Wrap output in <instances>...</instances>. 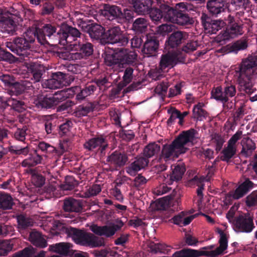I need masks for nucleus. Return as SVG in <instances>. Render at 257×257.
Returning a JSON list of instances; mask_svg holds the SVG:
<instances>
[{
  "mask_svg": "<svg viewBox=\"0 0 257 257\" xmlns=\"http://www.w3.org/2000/svg\"><path fill=\"white\" fill-rule=\"evenodd\" d=\"M38 41L41 44H65L71 41V37H80L81 33L76 28L66 23H62L60 27L56 24H44L41 28H36L34 31Z\"/></svg>",
  "mask_w": 257,
  "mask_h": 257,
  "instance_id": "f257e3e1",
  "label": "nucleus"
},
{
  "mask_svg": "<svg viewBox=\"0 0 257 257\" xmlns=\"http://www.w3.org/2000/svg\"><path fill=\"white\" fill-rule=\"evenodd\" d=\"M197 133L194 128L182 132L171 144L163 146L159 160L163 159L167 162L174 157H178L180 154L185 153L188 150L185 146L195 140Z\"/></svg>",
  "mask_w": 257,
  "mask_h": 257,
  "instance_id": "f03ea898",
  "label": "nucleus"
},
{
  "mask_svg": "<svg viewBox=\"0 0 257 257\" xmlns=\"http://www.w3.org/2000/svg\"><path fill=\"white\" fill-rule=\"evenodd\" d=\"M257 75V53L254 56L249 57L242 61L235 71V76L237 77L238 81L246 93L251 94L253 92L254 88L249 80Z\"/></svg>",
  "mask_w": 257,
  "mask_h": 257,
  "instance_id": "7ed1b4c3",
  "label": "nucleus"
},
{
  "mask_svg": "<svg viewBox=\"0 0 257 257\" xmlns=\"http://www.w3.org/2000/svg\"><path fill=\"white\" fill-rule=\"evenodd\" d=\"M35 39L34 32L30 31L25 32L22 37H16L12 41L6 42L5 44L10 50L25 61L27 60L26 58H33L31 48Z\"/></svg>",
  "mask_w": 257,
  "mask_h": 257,
  "instance_id": "20e7f679",
  "label": "nucleus"
},
{
  "mask_svg": "<svg viewBox=\"0 0 257 257\" xmlns=\"http://www.w3.org/2000/svg\"><path fill=\"white\" fill-rule=\"evenodd\" d=\"M0 81L8 88L7 93L9 95L19 96L25 92L33 91L35 88L32 82L28 80L18 82L12 74L0 73Z\"/></svg>",
  "mask_w": 257,
  "mask_h": 257,
  "instance_id": "39448f33",
  "label": "nucleus"
},
{
  "mask_svg": "<svg viewBox=\"0 0 257 257\" xmlns=\"http://www.w3.org/2000/svg\"><path fill=\"white\" fill-rule=\"evenodd\" d=\"M66 232L77 244L93 247L105 245L102 238L96 236L91 233L71 227L67 228Z\"/></svg>",
  "mask_w": 257,
  "mask_h": 257,
  "instance_id": "423d86ee",
  "label": "nucleus"
},
{
  "mask_svg": "<svg viewBox=\"0 0 257 257\" xmlns=\"http://www.w3.org/2000/svg\"><path fill=\"white\" fill-rule=\"evenodd\" d=\"M76 42L72 45V50L68 55L69 60L77 61L87 59L94 51L93 45L84 40V35L81 33L80 37L72 38Z\"/></svg>",
  "mask_w": 257,
  "mask_h": 257,
  "instance_id": "0eeeda50",
  "label": "nucleus"
},
{
  "mask_svg": "<svg viewBox=\"0 0 257 257\" xmlns=\"http://www.w3.org/2000/svg\"><path fill=\"white\" fill-rule=\"evenodd\" d=\"M228 21V25L223 33H220L215 37H210V39H213L211 41L212 45L216 43L219 45H223L225 44L226 40L242 34V27L235 21L233 17L229 16Z\"/></svg>",
  "mask_w": 257,
  "mask_h": 257,
  "instance_id": "6e6552de",
  "label": "nucleus"
},
{
  "mask_svg": "<svg viewBox=\"0 0 257 257\" xmlns=\"http://www.w3.org/2000/svg\"><path fill=\"white\" fill-rule=\"evenodd\" d=\"M15 95L0 96V114L6 116L7 109L21 113L25 111L27 104L25 101Z\"/></svg>",
  "mask_w": 257,
  "mask_h": 257,
  "instance_id": "1a4fd4ad",
  "label": "nucleus"
},
{
  "mask_svg": "<svg viewBox=\"0 0 257 257\" xmlns=\"http://www.w3.org/2000/svg\"><path fill=\"white\" fill-rule=\"evenodd\" d=\"M131 39L130 35L123 33L118 26L109 28L104 33L103 43L125 46Z\"/></svg>",
  "mask_w": 257,
  "mask_h": 257,
  "instance_id": "9d476101",
  "label": "nucleus"
},
{
  "mask_svg": "<svg viewBox=\"0 0 257 257\" xmlns=\"http://www.w3.org/2000/svg\"><path fill=\"white\" fill-rule=\"evenodd\" d=\"M168 52L161 56L159 68L162 71L173 68L179 63L184 61L185 57L178 50H167Z\"/></svg>",
  "mask_w": 257,
  "mask_h": 257,
  "instance_id": "9b49d317",
  "label": "nucleus"
},
{
  "mask_svg": "<svg viewBox=\"0 0 257 257\" xmlns=\"http://www.w3.org/2000/svg\"><path fill=\"white\" fill-rule=\"evenodd\" d=\"M169 12L167 16L169 19L168 22L186 28L189 27L194 23V18L182 9L176 8V7L174 9L171 7Z\"/></svg>",
  "mask_w": 257,
  "mask_h": 257,
  "instance_id": "f8f14e48",
  "label": "nucleus"
},
{
  "mask_svg": "<svg viewBox=\"0 0 257 257\" xmlns=\"http://www.w3.org/2000/svg\"><path fill=\"white\" fill-rule=\"evenodd\" d=\"M231 226L233 230L237 233H249L255 227L253 217L248 213L238 215L237 218Z\"/></svg>",
  "mask_w": 257,
  "mask_h": 257,
  "instance_id": "ddd939ff",
  "label": "nucleus"
},
{
  "mask_svg": "<svg viewBox=\"0 0 257 257\" xmlns=\"http://www.w3.org/2000/svg\"><path fill=\"white\" fill-rule=\"evenodd\" d=\"M83 147L88 151L98 153L103 156L108 147V143L106 137L98 135L86 141L83 144Z\"/></svg>",
  "mask_w": 257,
  "mask_h": 257,
  "instance_id": "4468645a",
  "label": "nucleus"
},
{
  "mask_svg": "<svg viewBox=\"0 0 257 257\" xmlns=\"http://www.w3.org/2000/svg\"><path fill=\"white\" fill-rule=\"evenodd\" d=\"M159 6V8H153L149 10V13L146 15H149L151 19L154 22H159L162 19L164 21L168 22V18H167L169 12H170L171 7L169 6L168 2L161 3L158 4Z\"/></svg>",
  "mask_w": 257,
  "mask_h": 257,
  "instance_id": "2eb2a0df",
  "label": "nucleus"
},
{
  "mask_svg": "<svg viewBox=\"0 0 257 257\" xmlns=\"http://www.w3.org/2000/svg\"><path fill=\"white\" fill-rule=\"evenodd\" d=\"M81 28L84 31L89 34L91 39L95 40H101L102 43H103L104 39V33H105L104 28L100 25L91 23L88 24L85 22H82L80 25Z\"/></svg>",
  "mask_w": 257,
  "mask_h": 257,
  "instance_id": "dca6fc26",
  "label": "nucleus"
},
{
  "mask_svg": "<svg viewBox=\"0 0 257 257\" xmlns=\"http://www.w3.org/2000/svg\"><path fill=\"white\" fill-rule=\"evenodd\" d=\"M52 94L39 95L34 99L33 107L35 111L46 110L53 109L56 106Z\"/></svg>",
  "mask_w": 257,
  "mask_h": 257,
  "instance_id": "f3484780",
  "label": "nucleus"
},
{
  "mask_svg": "<svg viewBox=\"0 0 257 257\" xmlns=\"http://www.w3.org/2000/svg\"><path fill=\"white\" fill-rule=\"evenodd\" d=\"M186 37L187 34L185 32L180 31L173 32L168 37L165 42V49L166 50L177 49L186 39Z\"/></svg>",
  "mask_w": 257,
  "mask_h": 257,
  "instance_id": "a211bd4d",
  "label": "nucleus"
},
{
  "mask_svg": "<svg viewBox=\"0 0 257 257\" xmlns=\"http://www.w3.org/2000/svg\"><path fill=\"white\" fill-rule=\"evenodd\" d=\"M253 183L249 179H246L240 184L234 191L229 192L228 195L226 197V202L227 201L232 198L234 199H238L246 194L250 189L253 188Z\"/></svg>",
  "mask_w": 257,
  "mask_h": 257,
  "instance_id": "6ab92c4d",
  "label": "nucleus"
},
{
  "mask_svg": "<svg viewBox=\"0 0 257 257\" xmlns=\"http://www.w3.org/2000/svg\"><path fill=\"white\" fill-rule=\"evenodd\" d=\"M159 46V41L155 36L147 35L142 48V52L148 57L156 55Z\"/></svg>",
  "mask_w": 257,
  "mask_h": 257,
  "instance_id": "aec40b11",
  "label": "nucleus"
},
{
  "mask_svg": "<svg viewBox=\"0 0 257 257\" xmlns=\"http://www.w3.org/2000/svg\"><path fill=\"white\" fill-rule=\"evenodd\" d=\"M127 155L119 151H115L109 155L106 161L115 168H121L128 162Z\"/></svg>",
  "mask_w": 257,
  "mask_h": 257,
  "instance_id": "412c9836",
  "label": "nucleus"
},
{
  "mask_svg": "<svg viewBox=\"0 0 257 257\" xmlns=\"http://www.w3.org/2000/svg\"><path fill=\"white\" fill-rule=\"evenodd\" d=\"M15 14L12 15H7L4 19V21L1 23L2 25L4 32L7 33L9 34L13 35L16 31L17 26L19 24L20 17Z\"/></svg>",
  "mask_w": 257,
  "mask_h": 257,
  "instance_id": "4be33fe9",
  "label": "nucleus"
},
{
  "mask_svg": "<svg viewBox=\"0 0 257 257\" xmlns=\"http://www.w3.org/2000/svg\"><path fill=\"white\" fill-rule=\"evenodd\" d=\"M121 52V67H126V66L137 67V54L132 51L127 52L126 49L120 48Z\"/></svg>",
  "mask_w": 257,
  "mask_h": 257,
  "instance_id": "5701e85b",
  "label": "nucleus"
},
{
  "mask_svg": "<svg viewBox=\"0 0 257 257\" xmlns=\"http://www.w3.org/2000/svg\"><path fill=\"white\" fill-rule=\"evenodd\" d=\"M149 162L148 159L144 157L137 158L126 167V172L130 175L134 176L139 171L147 166Z\"/></svg>",
  "mask_w": 257,
  "mask_h": 257,
  "instance_id": "b1692460",
  "label": "nucleus"
},
{
  "mask_svg": "<svg viewBox=\"0 0 257 257\" xmlns=\"http://www.w3.org/2000/svg\"><path fill=\"white\" fill-rule=\"evenodd\" d=\"M134 11L141 15H146L153 4V0H129Z\"/></svg>",
  "mask_w": 257,
  "mask_h": 257,
  "instance_id": "393cba45",
  "label": "nucleus"
},
{
  "mask_svg": "<svg viewBox=\"0 0 257 257\" xmlns=\"http://www.w3.org/2000/svg\"><path fill=\"white\" fill-rule=\"evenodd\" d=\"M247 43L245 40L240 39L235 42L222 47L216 51L222 53H237L239 51L243 50L247 47Z\"/></svg>",
  "mask_w": 257,
  "mask_h": 257,
  "instance_id": "a878e982",
  "label": "nucleus"
},
{
  "mask_svg": "<svg viewBox=\"0 0 257 257\" xmlns=\"http://www.w3.org/2000/svg\"><path fill=\"white\" fill-rule=\"evenodd\" d=\"M121 52L120 49L118 51L106 52L104 58L105 64L112 68H119L121 63Z\"/></svg>",
  "mask_w": 257,
  "mask_h": 257,
  "instance_id": "bb28decb",
  "label": "nucleus"
},
{
  "mask_svg": "<svg viewBox=\"0 0 257 257\" xmlns=\"http://www.w3.org/2000/svg\"><path fill=\"white\" fill-rule=\"evenodd\" d=\"M28 72L32 74L35 82H39L44 72V67L37 62L25 63Z\"/></svg>",
  "mask_w": 257,
  "mask_h": 257,
  "instance_id": "cd10ccee",
  "label": "nucleus"
},
{
  "mask_svg": "<svg viewBox=\"0 0 257 257\" xmlns=\"http://www.w3.org/2000/svg\"><path fill=\"white\" fill-rule=\"evenodd\" d=\"M83 205L80 200L72 198H66L64 200L63 209L65 212H80Z\"/></svg>",
  "mask_w": 257,
  "mask_h": 257,
  "instance_id": "c85d7f7f",
  "label": "nucleus"
},
{
  "mask_svg": "<svg viewBox=\"0 0 257 257\" xmlns=\"http://www.w3.org/2000/svg\"><path fill=\"white\" fill-rule=\"evenodd\" d=\"M121 10V8L115 5H105L102 14L109 20H115L119 23Z\"/></svg>",
  "mask_w": 257,
  "mask_h": 257,
  "instance_id": "c756f323",
  "label": "nucleus"
},
{
  "mask_svg": "<svg viewBox=\"0 0 257 257\" xmlns=\"http://www.w3.org/2000/svg\"><path fill=\"white\" fill-rule=\"evenodd\" d=\"M43 160V156L38 154V151L35 150L22 162L21 166L25 168H33L37 165L42 164Z\"/></svg>",
  "mask_w": 257,
  "mask_h": 257,
  "instance_id": "7c9ffc66",
  "label": "nucleus"
},
{
  "mask_svg": "<svg viewBox=\"0 0 257 257\" xmlns=\"http://www.w3.org/2000/svg\"><path fill=\"white\" fill-rule=\"evenodd\" d=\"M96 105L97 103L95 101L83 103L76 107L73 114L77 117L87 116L89 113L94 110Z\"/></svg>",
  "mask_w": 257,
  "mask_h": 257,
  "instance_id": "2f4dec72",
  "label": "nucleus"
},
{
  "mask_svg": "<svg viewBox=\"0 0 257 257\" xmlns=\"http://www.w3.org/2000/svg\"><path fill=\"white\" fill-rule=\"evenodd\" d=\"M209 175V171H207L206 172V176L205 178L204 177L202 176L201 177H198L197 176H195L193 179H192L190 180V183L191 184H196L197 186H198L197 189V196L199 198V199L198 200V205H200V204H201L203 199V190L204 189V184H203V182L204 181H209V178H208V176Z\"/></svg>",
  "mask_w": 257,
  "mask_h": 257,
  "instance_id": "473e14b6",
  "label": "nucleus"
},
{
  "mask_svg": "<svg viewBox=\"0 0 257 257\" xmlns=\"http://www.w3.org/2000/svg\"><path fill=\"white\" fill-rule=\"evenodd\" d=\"M201 255L209 256V251H199L193 249H182L175 252L173 257H199Z\"/></svg>",
  "mask_w": 257,
  "mask_h": 257,
  "instance_id": "72a5a7b5",
  "label": "nucleus"
},
{
  "mask_svg": "<svg viewBox=\"0 0 257 257\" xmlns=\"http://www.w3.org/2000/svg\"><path fill=\"white\" fill-rule=\"evenodd\" d=\"M171 169L172 171L170 174V181L168 182L169 184H172L173 181L180 180L186 171L185 167L179 164L172 165Z\"/></svg>",
  "mask_w": 257,
  "mask_h": 257,
  "instance_id": "f704fd0d",
  "label": "nucleus"
},
{
  "mask_svg": "<svg viewBox=\"0 0 257 257\" xmlns=\"http://www.w3.org/2000/svg\"><path fill=\"white\" fill-rule=\"evenodd\" d=\"M226 0H210V16H217L223 12Z\"/></svg>",
  "mask_w": 257,
  "mask_h": 257,
  "instance_id": "c9c22d12",
  "label": "nucleus"
},
{
  "mask_svg": "<svg viewBox=\"0 0 257 257\" xmlns=\"http://www.w3.org/2000/svg\"><path fill=\"white\" fill-rule=\"evenodd\" d=\"M29 240L33 245L37 247L43 248L47 245L46 239L42 234L37 231L33 230L30 233Z\"/></svg>",
  "mask_w": 257,
  "mask_h": 257,
  "instance_id": "e433bc0d",
  "label": "nucleus"
},
{
  "mask_svg": "<svg viewBox=\"0 0 257 257\" xmlns=\"http://www.w3.org/2000/svg\"><path fill=\"white\" fill-rule=\"evenodd\" d=\"M186 213L182 211L176 215H175L172 219V222L174 224L179 225L180 226H184L188 225L194 218V215H190L186 217Z\"/></svg>",
  "mask_w": 257,
  "mask_h": 257,
  "instance_id": "4c0bfd02",
  "label": "nucleus"
},
{
  "mask_svg": "<svg viewBox=\"0 0 257 257\" xmlns=\"http://www.w3.org/2000/svg\"><path fill=\"white\" fill-rule=\"evenodd\" d=\"M161 151L159 143L156 142L150 143L144 149V155L146 158L148 159L158 155Z\"/></svg>",
  "mask_w": 257,
  "mask_h": 257,
  "instance_id": "58836bf2",
  "label": "nucleus"
},
{
  "mask_svg": "<svg viewBox=\"0 0 257 257\" xmlns=\"http://www.w3.org/2000/svg\"><path fill=\"white\" fill-rule=\"evenodd\" d=\"M219 246L214 250H210V257H217L221 254L227 247V238L226 235L222 233L220 234L219 240Z\"/></svg>",
  "mask_w": 257,
  "mask_h": 257,
  "instance_id": "ea45409f",
  "label": "nucleus"
},
{
  "mask_svg": "<svg viewBox=\"0 0 257 257\" xmlns=\"http://www.w3.org/2000/svg\"><path fill=\"white\" fill-rule=\"evenodd\" d=\"M17 219L19 231L21 232L33 225L34 222L33 220L23 214L18 215Z\"/></svg>",
  "mask_w": 257,
  "mask_h": 257,
  "instance_id": "a19ab883",
  "label": "nucleus"
},
{
  "mask_svg": "<svg viewBox=\"0 0 257 257\" xmlns=\"http://www.w3.org/2000/svg\"><path fill=\"white\" fill-rule=\"evenodd\" d=\"M236 147L232 146L227 144V146L225 147L221 152L222 155L221 156L222 161L229 162L230 159L236 153Z\"/></svg>",
  "mask_w": 257,
  "mask_h": 257,
  "instance_id": "79ce46f5",
  "label": "nucleus"
},
{
  "mask_svg": "<svg viewBox=\"0 0 257 257\" xmlns=\"http://www.w3.org/2000/svg\"><path fill=\"white\" fill-rule=\"evenodd\" d=\"M14 204L13 198L7 193H0V208L4 210L10 209Z\"/></svg>",
  "mask_w": 257,
  "mask_h": 257,
  "instance_id": "37998d69",
  "label": "nucleus"
},
{
  "mask_svg": "<svg viewBox=\"0 0 257 257\" xmlns=\"http://www.w3.org/2000/svg\"><path fill=\"white\" fill-rule=\"evenodd\" d=\"M148 26V21L144 18H139L136 19L133 24V29L138 33H143Z\"/></svg>",
  "mask_w": 257,
  "mask_h": 257,
  "instance_id": "c03bdc74",
  "label": "nucleus"
},
{
  "mask_svg": "<svg viewBox=\"0 0 257 257\" xmlns=\"http://www.w3.org/2000/svg\"><path fill=\"white\" fill-rule=\"evenodd\" d=\"M134 67L126 66V67H120L119 69L124 68V70H119V71H123V76H122V81H121L123 84L127 85L131 83L133 78V73L134 71Z\"/></svg>",
  "mask_w": 257,
  "mask_h": 257,
  "instance_id": "a18cd8bd",
  "label": "nucleus"
},
{
  "mask_svg": "<svg viewBox=\"0 0 257 257\" xmlns=\"http://www.w3.org/2000/svg\"><path fill=\"white\" fill-rule=\"evenodd\" d=\"M204 104L202 103H198L194 106L193 114L195 118L202 120L207 115V112L203 108Z\"/></svg>",
  "mask_w": 257,
  "mask_h": 257,
  "instance_id": "49530a36",
  "label": "nucleus"
},
{
  "mask_svg": "<svg viewBox=\"0 0 257 257\" xmlns=\"http://www.w3.org/2000/svg\"><path fill=\"white\" fill-rule=\"evenodd\" d=\"M211 98H214L223 103L226 102L228 100V98L224 95V92H222L220 86L213 88L211 91Z\"/></svg>",
  "mask_w": 257,
  "mask_h": 257,
  "instance_id": "de8ad7c7",
  "label": "nucleus"
},
{
  "mask_svg": "<svg viewBox=\"0 0 257 257\" xmlns=\"http://www.w3.org/2000/svg\"><path fill=\"white\" fill-rule=\"evenodd\" d=\"M78 185V181L72 176H67L61 188L64 190H72Z\"/></svg>",
  "mask_w": 257,
  "mask_h": 257,
  "instance_id": "09e8293b",
  "label": "nucleus"
},
{
  "mask_svg": "<svg viewBox=\"0 0 257 257\" xmlns=\"http://www.w3.org/2000/svg\"><path fill=\"white\" fill-rule=\"evenodd\" d=\"M51 249L54 252L60 254L67 255L69 252V243L65 242H60L51 246Z\"/></svg>",
  "mask_w": 257,
  "mask_h": 257,
  "instance_id": "8fccbe9b",
  "label": "nucleus"
},
{
  "mask_svg": "<svg viewBox=\"0 0 257 257\" xmlns=\"http://www.w3.org/2000/svg\"><path fill=\"white\" fill-rule=\"evenodd\" d=\"M28 134V128L27 126H23L22 128H17L14 132L13 137L17 141L25 142L26 136Z\"/></svg>",
  "mask_w": 257,
  "mask_h": 257,
  "instance_id": "3c124183",
  "label": "nucleus"
},
{
  "mask_svg": "<svg viewBox=\"0 0 257 257\" xmlns=\"http://www.w3.org/2000/svg\"><path fill=\"white\" fill-rule=\"evenodd\" d=\"M18 58L12 54L2 48L0 49V62H7L9 63H15L17 61Z\"/></svg>",
  "mask_w": 257,
  "mask_h": 257,
  "instance_id": "603ef678",
  "label": "nucleus"
},
{
  "mask_svg": "<svg viewBox=\"0 0 257 257\" xmlns=\"http://www.w3.org/2000/svg\"><path fill=\"white\" fill-rule=\"evenodd\" d=\"M54 10V4L53 3L45 1L42 4L40 14L42 16L53 15Z\"/></svg>",
  "mask_w": 257,
  "mask_h": 257,
  "instance_id": "864d4df0",
  "label": "nucleus"
},
{
  "mask_svg": "<svg viewBox=\"0 0 257 257\" xmlns=\"http://www.w3.org/2000/svg\"><path fill=\"white\" fill-rule=\"evenodd\" d=\"M149 247L152 252L155 253L160 252L164 254H168L170 250L169 249L167 248L168 246L166 244L160 243H155L152 242L150 244Z\"/></svg>",
  "mask_w": 257,
  "mask_h": 257,
  "instance_id": "5fc2aeb1",
  "label": "nucleus"
},
{
  "mask_svg": "<svg viewBox=\"0 0 257 257\" xmlns=\"http://www.w3.org/2000/svg\"><path fill=\"white\" fill-rule=\"evenodd\" d=\"M134 12L127 9H124L123 11L121 10L120 15L119 16V24H123L127 21H130L134 17Z\"/></svg>",
  "mask_w": 257,
  "mask_h": 257,
  "instance_id": "6e6d98bb",
  "label": "nucleus"
},
{
  "mask_svg": "<svg viewBox=\"0 0 257 257\" xmlns=\"http://www.w3.org/2000/svg\"><path fill=\"white\" fill-rule=\"evenodd\" d=\"M93 82L98 86L100 90H105L107 89V84L108 83V78L107 76H100L95 78Z\"/></svg>",
  "mask_w": 257,
  "mask_h": 257,
  "instance_id": "4d7b16f0",
  "label": "nucleus"
},
{
  "mask_svg": "<svg viewBox=\"0 0 257 257\" xmlns=\"http://www.w3.org/2000/svg\"><path fill=\"white\" fill-rule=\"evenodd\" d=\"M224 22L222 20H211L210 21V34H215L224 26Z\"/></svg>",
  "mask_w": 257,
  "mask_h": 257,
  "instance_id": "13d9d810",
  "label": "nucleus"
},
{
  "mask_svg": "<svg viewBox=\"0 0 257 257\" xmlns=\"http://www.w3.org/2000/svg\"><path fill=\"white\" fill-rule=\"evenodd\" d=\"M169 85L168 82H162L158 84L155 89V92L163 98L166 95Z\"/></svg>",
  "mask_w": 257,
  "mask_h": 257,
  "instance_id": "bf43d9fd",
  "label": "nucleus"
},
{
  "mask_svg": "<svg viewBox=\"0 0 257 257\" xmlns=\"http://www.w3.org/2000/svg\"><path fill=\"white\" fill-rule=\"evenodd\" d=\"M9 151L13 154L19 155H27L29 154V148L28 146L21 147L17 146H12L9 147Z\"/></svg>",
  "mask_w": 257,
  "mask_h": 257,
  "instance_id": "052dcab7",
  "label": "nucleus"
},
{
  "mask_svg": "<svg viewBox=\"0 0 257 257\" xmlns=\"http://www.w3.org/2000/svg\"><path fill=\"white\" fill-rule=\"evenodd\" d=\"M211 143L215 146L217 152L221 150L224 143V139L219 134H215L211 138Z\"/></svg>",
  "mask_w": 257,
  "mask_h": 257,
  "instance_id": "680f3d73",
  "label": "nucleus"
},
{
  "mask_svg": "<svg viewBox=\"0 0 257 257\" xmlns=\"http://www.w3.org/2000/svg\"><path fill=\"white\" fill-rule=\"evenodd\" d=\"M176 8L182 9L186 12H195L197 13L199 12V7L194 6L190 3H180L176 4Z\"/></svg>",
  "mask_w": 257,
  "mask_h": 257,
  "instance_id": "e2e57ef3",
  "label": "nucleus"
},
{
  "mask_svg": "<svg viewBox=\"0 0 257 257\" xmlns=\"http://www.w3.org/2000/svg\"><path fill=\"white\" fill-rule=\"evenodd\" d=\"M101 191V188L100 185L93 184L92 186L85 192L84 197L89 198L91 196L97 195Z\"/></svg>",
  "mask_w": 257,
  "mask_h": 257,
  "instance_id": "0e129e2a",
  "label": "nucleus"
},
{
  "mask_svg": "<svg viewBox=\"0 0 257 257\" xmlns=\"http://www.w3.org/2000/svg\"><path fill=\"white\" fill-rule=\"evenodd\" d=\"M242 142L243 143V144L242 145V149L241 151L242 153L245 152L246 153H247V152L248 151H250L251 152L255 150V144L250 139H244L242 141Z\"/></svg>",
  "mask_w": 257,
  "mask_h": 257,
  "instance_id": "69168bd1",
  "label": "nucleus"
},
{
  "mask_svg": "<svg viewBox=\"0 0 257 257\" xmlns=\"http://www.w3.org/2000/svg\"><path fill=\"white\" fill-rule=\"evenodd\" d=\"M52 95L53 96L56 105L60 102L65 101L68 98L67 91L64 90L58 91Z\"/></svg>",
  "mask_w": 257,
  "mask_h": 257,
  "instance_id": "338daca9",
  "label": "nucleus"
},
{
  "mask_svg": "<svg viewBox=\"0 0 257 257\" xmlns=\"http://www.w3.org/2000/svg\"><path fill=\"white\" fill-rule=\"evenodd\" d=\"M245 203L249 207L257 206V191H253L246 197Z\"/></svg>",
  "mask_w": 257,
  "mask_h": 257,
  "instance_id": "774afa93",
  "label": "nucleus"
}]
</instances>
